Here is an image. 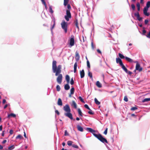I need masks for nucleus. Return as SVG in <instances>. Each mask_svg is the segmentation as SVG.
Returning <instances> with one entry per match:
<instances>
[{
    "label": "nucleus",
    "instance_id": "obj_1",
    "mask_svg": "<svg viewBox=\"0 0 150 150\" xmlns=\"http://www.w3.org/2000/svg\"><path fill=\"white\" fill-rule=\"evenodd\" d=\"M62 66L60 65L57 66V62L55 60H53L52 63V69L54 73H55L56 76H58L57 79V82L59 84L62 83V75L60 73L62 72Z\"/></svg>",
    "mask_w": 150,
    "mask_h": 150
},
{
    "label": "nucleus",
    "instance_id": "obj_2",
    "mask_svg": "<svg viewBox=\"0 0 150 150\" xmlns=\"http://www.w3.org/2000/svg\"><path fill=\"white\" fill-rule=\"evenodd\" d=\"M86 129L88 131L92 133L96 137L102 142L108 143L107 140L105 138H103L100 134H95V133L96 132V131L94 130L93 129L91 128L88 127Z\"/></svg>",
    "mask_w": 150,
    "mask_h": 150
},
{
    "label": "nucleus",
    "instance_id": "obj_3",
    "mask_svg": "<svg viewBox=\"0 0 150 150\" xmlns=\"http://www.w3.org/2000/svg\"><path fill=\"white\" fill-rule=\"evenodd\" d=\"M61 25L62 28L64 30L65 33L67 32V23L66 22L64 21H63L61 23Z\"/></svg>",
    "mask_w": 150,
    "mask_h": 150
},
{
    "label": "nucleus",
    "instance_id": "obj_4",
    "mask_svg": "<svg viewBox=\"0 0 150 150\" xmlns=\"http://www.w3.org/2000/svg\"><path fill=\"white\" fill-rule=\"evenodd\" d=\"M66 15L64 16V18L65 20L67 21H68L69 19H70L71 18V16L70 11H69L66 10Z\"/></svg>",
    "mask_w": 150,
    "mask_h": 150
},
{
    "label": "nucleus",
    "instance_id": "obj_5",
    "mask_svg": "<svg viewBox=\"0 0 150 150\" xmlns=\"http://www.w3.org/2000/svg\"><path fill=\"white\" fill-rule=\"evenodd\" d=\"M135 62L136 63V69L134 71V72H136L137 70L139 71V72L141 71L142 70V68L140 67V64L137 61Z\"/></svg>",
    "mask_w": 150,
    "mask_h": 150
},
{
    "label": "nucleus",
    "instance_id": "obj_6",
    "mask_svg": "<svg viewBox=\"0 0 150 150\" xmlns=\"http://www.w3.org/2000/svg\"><path fill=\"white\" fill-rule=\"evenodd\" d=\"M64 110L67 112H70L71 110L69 105L68 104L66 105L63 107Z\"/></svg>",
    "mask_w": 150,
    "mask_h": 150
},
{
    "label": "nucleus",
    "instance_id": "obj_7",
    "mask_svg": "<svg viewBox=\"0 0 150 150\" xmlns=\"http://www.w3.org/2000/svg\"><path fill=\"white\" fill-rule=\"evenodd\" d=\"M135 16L137 17V19L140 21H142L143 18L140 17V15L139 12H137L134 14Z\"/></svg>",
    "mask_w": 150,
    "mask_h": 150
},
{
    "label": "nucleus",
    "instance_id": "obj_8",
    "mask_svg": "<svg viewBox=\"0 0 150 150\" xmlns=\"http://www.w3.org/2000/svg\"><path fill=\"white\" fill-rule=\"evenodd\" d=\"M84 107L87 108V109L89 110V111H88V113L90 115H93L94 114V112L92 111L88 105L87 104H85L84 105Z\"/></svg>",
    "mask_w": 150,
    "mask_h": 150
},
{
    "label": "nucleus",
    "instance_id": "obj_9",
    "mask_svg": "<svg viewBox=\"0 0 150 150\" xmlns=\"http://www.w3.org/2000/svg\"><path fill=\"white\" fill-rule=\"evenodd\" d=\"M64 115L65 116L68 117L71 120H72L73 117L72 114L70 113V112H68L64 113Z\"/></svg>",
    "mask_w": 150,
    "mask_h": 150
},
{
    "label": "nucleus",
    "instance_id": "obj_10",
    "mask_svg": "<svg viewBox=\"0 0 150 150\" xmlns=\"http://www.w3.org/2000/svg\"><path fill=\"white\" fill-rule=\"evenodd\" d=\"M148 10V8H146V7H144V10H143V12H144V14L147 16H149V15H150V14L149 13H148L147 12V11Z\"/></svg>",
    "mask_w": 150,
    "mask_h": 150
},
{
    "label": "nucleus",
    "instance_id": "obj_11",
    "mask_svg": "<svg viewBox=\"0 0 150 150\" xmlns=\"http://www.w3.org/2000/svg\"><path fill=\"white\" fill-rule=\"evenodd\" d=\"M116 60L117 63L119 64L120 66L123 64L122 60L119 58H116Z\"/></svg>",
    "mask_w": 150,
    "mask_h": 150
},
{
    "label": "nucleus",
    "instance_id": "obj_12",
    "mask_svg": "<svg viewBox=\"0 0 150 150\" xmlns=\"http://www.w3.org/2000/svg\"><path fill=\"white\" fill-rule=\"evenodd\" d=\"M69 44L71 45V47L74 45V38H71L70 40Z\"/></svg>",
    "mask_w": 150,
    "mask_h": 150
},
{
    "label": "nucleus",
    "instance_id": "obj_13",
    "mask_svg": "<svg viewBox=\"0 0 150 150\" xmlns=\"http://www.w3.org/2000/svg\"><path fill=\"white\" fill-rule=\"evenodd\" d=\"M80 73L81 78H83L85 75V73L84 70L82 69L81 71H80Z\"/></svg>",
    "mask_w": 150,
    "mask_h": 150
},
{
    "label": "nucleus",
    "instance_id": "obj_14",
    "mask_svg": "<svg viewBox=\"0 0 150 150\" xmlns=\"http://www.w3.org/2000/svg\"><path fill=\"white\" fill-rule=\"evenodd\" d=\"M75 59L77 61H78L79 59L80 56L78 52H76Z\"/></svg>",
    "mask_w": 150,
    "mask_h": 150
},
{
    "label": "nucleus",
    "instance_id": "obj_15",
    "mask_svg": "<svg viewBox=\"0 0 150 150\" xmlns=\"http://www.w3.org/2000/svg\"><path fill=\"white\" fill-rule=\"evenodd\" d=\"M74 23L76 27L77 28L78 30H79V27L78 25V21L77 19H75V20L74 21Z\"/></svg>",
    "mask_w": 150,
    "mask_h": 150
},
{
    "label": "nucleus",
    "instance_id": "obj_16",
    "mask_svg": "<svg viewBox=\"0 0 150 150\" xmlns=\"http://www.w3.org/2000/svg\"><path fill=\"white\" fill-rule=\"evenodd\" d=\"M57 104L59 106H62V100L60 98H59L58 99Z\"/></svg>",
    "mask_w": 150,
    "mask_h": 150
},
{
    "label": "nucleus",
    "instance_id": "obj_17",
    "mask_svg": "<svg viewBox=\"0 0 150 150\" xmlns=\"http://www.w3.org/2000/svg\"><path fill=\"white\" fill-rule=\"evenodd\" d=\"M16 116V115L15 114H14L13 113H11L10 114H8V115L7 117L8 118H9L11 117H15Z\"/></svg>",
    "mask_w": 150,
    "mask_h": 150
},
{
    "label": "nucleus",
    "instance_id": "obj_18",
    "mask_svg": "<svg viewBox=\"0 0 150 150\" xmlns=\"http://www.w3.org/2000/svg\"><path fill=\"white\" fill-rule=\"evenodd\" d=\"M77 127L78 130L81 132H83V128L80 126L79 125H78L77 126Z\"/></svg>",
    "mask_w": 150,
    "mask_h": 150
},
{
    "label": "nucleus",
    "instance_id": "obj_19",
    "mask_svg": "<svg viewBox=\"0 0 150 150\" xmlns=\"http://www.w3.org/2000/svg\"><path fill=\"white\" fill-rule=\"evenodd\" d=\"M125 59L126 61L129 62H133V60L132 59L127 57H125Z\"/></svg>",
    "mask_w": 150,
    "mask_h": 150
},
{
    "label": "nucleus",
    "instance_id": "obj_20",
    "mask_svg": "<svg viewBox=\"0 0 150 150\" xmlns=\"http://www.w3.org/2000/svg\"><path fill=\"white\" fill-rule=\"evenodd\" d=\"M96 85L99 88H101L102 86V84L98 81L96 82Z\"/></svg>",
    "mask_w": 150,
    "mask_h": 150
},
{
    "label": "nucleus",
    "instance_id": "obj_21",
    "mask_svg": "<svg viewBox=\"0 0 150 150\" xmlns=\"http://www.w3.org/2000/svg\"><path fill=\"white\" fill-rule=\"evenodd\" d=\"M122 69L125 72H127V69L125 67V65L122 64V65H120Z\"/></svg>",
    "mask_w": 150,
    "mask_h": 150
},
{
    "label": "nucleus",
    "instance_id": "obj_22",
    "mask_svg": "<svg viewBox=\"0 0 150 150\" xmlns=\"http://www.w3.org/2000/svg\"><path fill=\"white\" fill-rule=\"evenodd\" d=\"M77 66V63L76 62L74 64V72L76 73V69Z\"/></svg>",
    "mask_w": 150,
    "mask_h": 150
},
{
    "label": "nucleus",
    "instance_id": "obj_23",
    "mask_svg": "<svg viewBox=\"0 0 150 150\" xmlns=\"http://www.w3.org/2000/svg\"><path fill=\"white\" fill-rule=\"evenodd\" d=\"M65 79L67 83H69L70 81V77L68 75H67L66 76Z\"/></svg>",
    "mask_w": 150,
    "mask_h": 150
},
{
    "label": "nucleus",
    "instance_id": "obj_24",
    "mask_svg": "<svg viewBox=\"0 0 150 150\" xmlns=\"http://www.w3.org/2000/svg\"><path fill=\"white\" fill-rule=\"evenodd\" d=\"M64 88L65 90H68L70 88V86L68 84H65L64 86Z\"/></svg>",
    "mask_w": 150,
    "mask_h": 150
},
{
    "label": "nucleus",
    "instance_id": "obj_25",
    "mask_svg": "<svg viewBox=\"0 0 150 150\" xmlns=\"http://www.w3.org/2000/svg\"><path fill=\"white\" fill-rule=\"evenodd\" d=\"M71 106H73L75 109L77 108V105L74 101H72Z\"/></svg>",
    "mask_w": 150,
    "mask_h": 150
},
{
    "label": "nucleus",
    "instance_id": "obj_26",
    "mask_svg": "<svg viewBox=\"0 0 150 150\" xmlns=\"http://www.w3.org/2000/svg\"><path fill=\"white\" fill-rule=\"evenodd\" d=\"M73 143V142L71 141H68L67 142V144L69 146H72Z\"/></svg>",
    "mask_w": 150,
    "mask_h": 150
},
{
    "label": "nucleus",
    "instance_id": "obj_27",
    "mask_svg": "<svg viewBox=\"0 0 150 150\" xmlns=\"http://www.w3.org/2000/svg\"><path fill=\"white\" fill-rule=\"evenodd\" d=\"M53 24L52 26V27L51 28V31H52L53 29L54 28V26L55 25V19H54L53 20Z\"/></svg>",
    "mask_w": 150,
    "mask_h": 150
},
{
    "label": "nucleus",
    "instance_id": "obj_28",
    "mask_svg": "<svg viewBox=\"0 0 150 150\" xmlns=\"http://www.w3.org/2000/svg\"><path fill=\"white\" fill-rule=\"evenodd\" d=\"M78 112L79 115L81 117H82L83 114L80 108H78Z\"/></svg>",
    "mask_w": 150,
    "mask_h": 150
},
{
    "label": "nucleus",
    "instance_id": "obj_29",
    "mask_svg": "<svg viewBox=\"0 0 150 150\" xmlns=\"http://www.w3.org/2000/svg\"><path fill=\"white\" fill-rule=\"evenodd\" d=\"M94 101H95V103L97 105H99L100 103V102H99L98 100L96 98H95V99H94Z\"/></svg>",
    "mask_w": 150,
    "mask_h": 150
},
{
    "label": "nucleus",
    "instance_id": "obj_30",
    "mask_svg": "<svg viewBox=\"0 0 150 150\" xmlns=\"http://www.w3.org/2000/svg\"><path fill=\"white\" fill-rule=\"evenodd\" d=\"M88 76L90 77V78L91 79H93V76H92V73L91 72H90L89 71V70L88 71Z\"/></svg>",
    "mask_w": 150,
    "mask_h": 150
},
{
    "label": "nucleus",
    "instance_id": "obj_31",
    "mask_svg": "<svg viewBox=\"0 0 150 150\" xmlns=\"http://www.w3.org/2000/svg\"><path fill=\"white\" fill-rule=\"evenodd\" d=\"M118 55L122 59L125 58V57L122 54L120 53L118 54Z\"/></svg>",
    "mask_w": 150,
    "mask_h": 150
},
{
    "label": "nucleus",
    "instance_id": "obj_32",
    "mask_svg": "<svg viewBox=\"0 0 150 150\" xmlns=\"http://www.w3.org/2000/svg\"><path fill=\"white\" fill-rule=\"evenodd\" d=\"M74 88L73 87H72L70 90V93L71 94H74Z\"/></svg>",
    "mask_w": 150,
    "mask_h": 150
},
{
    "label": "nucleus",
    "instance_id": "obj_33",
    "mask_svg": "<svg viewBox=\"0 0 150 150\" xmlns=\"http://www.w3.org/2000/svg\"><path fill=\"white\" fill-rule=\"evenodd\" d=\"M150 101V98H146L142 100L143 102H147Z\"/></svg>",
    "mask_w": 150,
    "mask_h": 150
},
{
    "label": "nucleus",
    "instance_id": "obj_34",
    "mask_svg": "<svg viewBox=\"0 0 150 150\" xmlns=\"http://www.w3.org/2000/svg\"><path fill=\"white\" fill-rule=\"evenodd\" d=\"M69 1V0H64V6H66L68 2Z\"/></svg>",
    "mask_w": 150,
    "mask_h": 150
},
{
    "label": "nucleus",
    "instance_id": "obj_35",
    "mask_svg": "<svg viewBox=\"0 0 150 150\" xmlns=\"http://www.w3.org/2000/svg\"><path fill=\"white\" fill-rule=\"evenodd\" d=\"M14 148V145H12L11 146H9L8 148V150H11L13 149Z\"/></svg>",
    "mask_w": 150,
    "mask_h": 150
},
{
    "label": "nucleus",
    "instance_id": "obj_36",
    "mask_svg": "<svg viewBox=\"0 0 150 150\" xmlns=\"http://www.w3.org/2000/svg\"><path fill=\"white\" fill-rule=\"evenodd\" d=\"M137 10L138 11L140 10V5L139 3H137Z\"/></svg>",
    "mask_w": 150,
    "mask_h": 150
},
{
    "label": "nucleus",
    "instance_id": "obj_37",
    "mask_svg": "<svg viewBox=\"0 0 150 150\" xmlns=\"http://www.w3.org/2000/svg\"><path fill=\"white\" fill-rule=\"evenodd\" d=\"M23 138V137L21 135L19 134L16 137V139H21Z\"/></svg>",
    "mask_w": 150,
    "mask_h": 150
},
{
    "label": "nucleus",
    "instance_id": "obj_38",
    "mask_svg": "<svg viewBox=\"0 0 150 150\" xmlns=\"http://www.w3.org/2000/svg\"><path fill=\"white\" fill-rule=\"evenodd\" d=\"M67 8H68V9L67 10H66L69 11H70L71 10V6L70 4H68L67 5Z\"/></svg>",
    "mask_w": 150,
    "mask_h": 150
},
{
    "label": "nucleus",
    "instance_id": "obj_39",
    "mask_svg": "<svg viewBox=\"0 0 150 150\" xmlns=\"http://www.w3.org/2000/svg\"><path fill=\"white\" fill-rule=\"evenodd\" d=\"M146 6L145 7L147 8H148L150 7V1H148L146 4Z\"/></svg>",
    "mask_w": 150,
    "mask_h": 150
},
{
    "label": "nucleus",
    "instance_id": "obj_40",
    "mask_svg": "<svg viewBox=\"0 0 150 150\" xmlns=\"http://www.w3.org/2000/svg\"><path fill=\"white\" fill-rule=\"evenodd\" d=\"M56 89L57 91H59L60 90L61 88L60 86L58 85L56 86Z\"/></svg>",
    "mask_w": 150,
    "mask_h": 150
},
{
    "label": "nucleus",
    "instance_id": "obj_41",
    "mask_svg": "<svg viewBox=\"0 0 150 150\" xmlns=\"http://www.w3.org/2000/svg\"><path fill=\"white\" fill-rule=\"evenodd\" d=\"M72 146L74 148H76V149H78L79 148V146L75 144H73Z\"/></svg>",
    "mask_w": 150,
    "mask_h": 150
},
{
    "label": "nucleus",
    "instance_id": "obj_42",
    "mask_svg": "<svg viewBox=\"0 0 150 150\" xmlns=\"http://www.w3.org/2000/svg\"><path fill=\"white\" fill-rule=\"evenodd\" d=\"M143 28L144 29L142 30V34L145 35V34L146 33V31L144 29L145 28L144 27Z\"/></svg>",
    "mask_w": 150,
    "mask_h": 150
},
{
    "label": "nucleus",
    "instance_id": "obj_43",
    "mask_svg": "<svg viewBox=\"0 0 150 150\" xmlns=\"http://www.w3.org/2000/svg\"><path fill=\"white\" fill-rule=\"evenodd\" d=\"M49 10L50 12L52 13H53V11L52 8L51 6H50L49 7Z\"/></svg>",
    "mask_w": 150,
    "mask_h": 150
},
{
    "label": "nucleus",
    "instance_id": "obj_44",
    "mask_svg": "<svg viewBox=\"0 0 150 150\" xmlns=\"http://www.w3.org/2000/svg\"><path fill=\"white\" fill-rule=\"evenodd\" d=\"M79 100L82 103H84V101H83L82 97L81 96H79Z\"/></svg>",
    "mask_w": 150,
    "mask_h": 150
},
{
    "label": "nucleus",
    "instance_id": "obj_45",
    "mask_svg": "<svg viewBox=\"0 0 150 150\" xmlns=\"http://www.w3.org/2000/svg\"><path fill=\"white\" fill-rule=\"evenodd\" d=\"M87 66L88 67L90 68V64L88 60L87 61Z\"/></svg>",
    "mask_w": 150,
    "mask_h": 150
},
{
    "label": "nucleus",
    "instance_id": "obj_46",
    "mask_svg": "<svg viewBox=\"0 0 150 150\" xmlns=\"http://www.w3.org/2000/svg\"><path fill=\"white\" fill-rule=\"evenodd\" d=\"M124 100L125 101V102H127L128 101V99L127 98V96H125L124 97Z\"/></svg>",
    "mask_w": 150,
    "mask_h": 150
},
{
    "label": "nucleus",
    "instance_id": "obj_47",
    "mask_svg": "<svg viewBox=\"0 0 150 150\" xmlns=\"http://www.w3.org/2000/svg\"><path fill=\"white\" fill-rule=\"evenodd\" d=\"M137 109V108L136 107H133L131 108V110H135Z\"/></svg>",
    "mask_w": 150,
    "mask_h": 150
},
{
    "label": "nucleus",
    "instance_id": "obj_48",
    "mask_svg": "<svg viewBox=\"0 0 150 150\" xmlns=\"http://www.w3.org/2000/svg\"><path fill=\"white\" fill-rule=\"evenodd\" d=\"M132 8L133 10H134L135 9V6L134 4H132L131 5Z\"/></svg>",
    "mask_w": 150,
    "mask_h": 150
},
{
    "label": "nucleus",
    "instance_id": "obj_49",
    "mask_svg": "<svg viewBox=\"0 0 150 150\" xmlns=\"http://www.w3.org/2000/svg\"><path fill=\"white\" fill-rule=\"evenodd\" d=\"M70 83L71 85H72L74 84V81L72 78L71 79Z\"/></svg>",
    "mask_w": 150,
    "mask_h": 150
},
{
    "label": "nucleus",
    "instance_id": "obj_50",
    "mask_svg": "<svg viewBox=\"0 0 150 150\" xmlns=\"http://www.w3.org/2000/svg\"><path fill=\"white\" fill-rule=\"evenodd\" d=\"M69 134L68 133L67 130H65V133H64V135L65 136H68L69 135Z\"/></svg>",
    "mask_w": 150,
    "mask_h": 150
},
{
    "label": "nucleus",
    "instance_id": "obj_51",
    "mask_svg": "<svg viewBox=\"0 0 150 150\" xmlns=\"http://www.w3.org/2000/svg\"><path fill=\"white\" fill-rule=\"evenodd\" d=\"M146 37L149 38H150V31H149V33L146 35Z\"/></svg>",
    "mask_w": 150,
    "mask_h": 150
},
{
    "label": "nucleus",
    "instance_id": "obj_52",
    "mask_svg": "<svg viewBox=\"0 0 150 150\" xmlns=\"http://www.w3.org/2000/svg\"><path fill=\"white\" fill-rule=\"evenodd\" d=\"M108 128H107L104 132V134L106 135L107 133Z\"/></svg>",
    "mask_w": 150,
    "mask_h": 150
},
{
    "label": "nucleus",
    "instance_id": "obj_53",
    "mask_svg": "<svg viewBox=\"0 0 150 150\" xmlns=\"http://www.w3.org/2000/svg\"><path fill=\"white\" fill-rule=\"evenodd\" d=\"M55 112L56 113H57L58 115H59L60 113L59 111L57 110H56L55 111Z\"/></svg>",
    "mask_w": 150,
    "mask_h": 150
},
{
    "label": "nucleus",
    "instance_id": "obj_54",
    "mask_svg": "<svg viewBox=\"0 0 150 150\" xmlns=\"http://www.w3.org/2000/svg\"><path fill=\"white\" fill-rule=\"evenodd\" d=\"M126 72L128 74H129L130 75H131L132 74V72H131V71H128V70H127V72Z\"/></svg>",
    "mask_w": 150,
    "mask_h": 150
},
{
    "label": "nucleus",
    "instance_id": "obj_55",
    "mask_svg": "<svg viewBox=\"0 0 150 150\" xmlns=\"http://www.w3.org/2000/svg\"><path fill=\"white\" fill-rule=\"evenodd\" d=\"M149 21L148 20H145L144 21V23L145 24H147L148 23Z\"/></svg>",
    "mask_w": 150,
    "mask_h": 150
},
{
    "label": "nucleus",
    "instance_id": "obj_56",
    "mask_svg": "<svg viewBox=\"0 0 150 150\" xmlns=\"http://www.w3.org/2000/svg\"><path fill=\"white\" fill-rule=\"evenodd\" d=\"M13 130L11 129L10 130L9 133H10V134L11 135V134H12L13 133Z\"/></svg>",
    "mask_w": 150,
    "mask_h": 150
},
{
    "label": "nucleus",
    "instance_id": "obj_57",
    "mask_svg": "<svg viewBox=\"0 0 150 150\" xmlns=\"http://www.w3.org/2000/svg\"><path fill=\"white\" fill-rule=\"evenodd\" d=\"M91 45L92 48L93 49H94V45H93V43L92 42L91 43Z\"/></svg>",
    "mask_w": 150,
    "mask_h": 150
},
{
    "label": "nucleus",
    "instance_id": "obj_58",
    "mask_svg": "<svg viewBox=\"0 0 150 150\" xmlns=\"http://www.w3.org/2000/svg\"><path fill=\"white\" fill-rule=\"evenodd\" d=\"M97 50V52L98 53H99L100 54H101V51L100 50H99L98 49Z\"/></svg>",
    "mask_w": 150,
    "mask_h": 150
},
{
    "label": "nucleus",
    "instance_id": "obj_59",
    "mask_svg": "<svg viewBox=\"0 0 150 150\" xmlns=\"http://www.w3.org/2000/svg\"><path fill=\"white\" fill-rule=\"evenodd\" d=\"M6 102V100L5 99H4L3 100V102L2 103L3 104H4Z\"/></svg>",
    "mask_w": 150,
    "mask_h": 150
},
{
    "label": "nucleus",
    "instance_id": "obj_60",
    "mask_svg": "<svg viewBox=\"0 0 150 150\" xmlns=\"http://www.w3.org/2000/svg\"><path fill=\"white\" fill-rule=\"evenodd\" d=\"M8 104H6L4 107V109H6L8 106Z\"/></svg>",
    "mask_w": 150,
    "mask_h": 150
},
{
    "label": "nucleus",
    "instance_id": "obj_61",
    "mask_svg": "<svg viewBox=\"0 0 150 150\" xmlns=\"http://www.w3.org/2000/svg\"><path fill=\"white\" fill-rule=\"evenodd\" d=\"M42 3V4H45V3H46L45 2V0H41Z\"/></svg>",
    "mask_w": 150,
    "mask_h": 150
},
{
    "label": "nucleus",
    "instance_id": "obj_62",
    "mask_svg": "<svg viewBox=\"0 0 150 150\" xmlns=\"http://www.w3.org/2000/svg\"><path fill=\"white\" fill-rule=\"evenodd\" d=\"M6 140H4L3 142L2 143L3 144L6 143Z\"/></svg>",
    "mask_w": 150,
    "mask_h": 150
},
{
    "label": "nucleus",
    "instance_id": "obj_63",
    "mask_svg": "<svg viewBox=\"0 0 150 150\" xmlns=\"http://www.w3.org/2000/svg\"><path fill=\"white\" fill-rule=\"evenodd\" d=\"M4 131H3L2 133V136L3 137H4Z\"/></svg>",
    "mask_w": 150,
    "mask_h": 150
},
{
    "label": "nucleus",
    "instance_id": "obj_64",
    "mask_svg": "<svg viewBox=\"0 0 150 150\" xmlns=\"http://www.w3.org/2000/svg\"><path fill=\"white\" fill-rule=\"evenodd\" d=\"M2 129V125L0 126V130L1 131Z\"/></svg>",
    "mask_w": 150,
    "mask_h": 150
}]
</instances>
